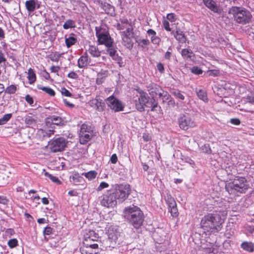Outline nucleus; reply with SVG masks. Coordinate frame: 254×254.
Listing matches in <instances>:
<instances>
[{
    "label": "nucleus",
    "mask_w": 254,
    "mask_h": 254,
    "mask_svg": "<svg viewBox=\"0 0 254 254\" xmlns=\"http://www.w3.org/2000/svg\"><path fill=\"white\" fill-rule=\"evenodd\" d=\"M230 13L233 15L234 21L238 24L246 25L252 21L253 16L251 12L245 8L232 7Z\"/></svg>",
    "instance_id": "obj_4"
},
{
    "label": "nucleus",
    "mask_w": 254,
    "mask_h": 254,
    "mask_svg": "<svg viewBox=\"0 0 254 254\" xmlns=\"http://www.w3.org/2000/svg\"><path fill=\"white\" fill-rule=\"evenodd\" d=\"M147 89L152 97L157 95L159 96L163 90L160 86L154 83L149 84L147 86Z\"/></svg>",
    "instance_id": "obj_13"
},
{
    "label": "nucleus",
    "mask_w": 254,
    "mask_h": 254,
    "mask_svg": "<svg viewBox=\"0 0 254 254\" xmlns=\"http://www.w3.org/2000/svg\"><path fill=\"white\" fill-rule=\"evenodd\" d=\"M169 211L171 213V215L174 217H176L178 216L179 212L177 207V204L175 206H171L169 207Z\"/></svg>",
    "instance_id": "obj_40"
},
{
    "label": "nucleus",
    "mask_w": 254,
    "mask_h": 254,
    "mask_svg": "<svg viewBox=\"0 0 254 254\" xmlns=\"http://www.w3.org/2000/svg\"><path fill=\"white\" fill-rule=\"evenodd\" d=\"M108 75V70H101V71L97 74L96 83L98 85L102 84Z\"/></svg>",
    "instance_id": "obj_23"
},
{
    "label": "nucleus",
    "mask_w": 254,
    "mask_h": 254,
    "mask_svg": "<svg viewBox=\"0 0 254 254\" xmlns=\"http://www.w3.org/2000/svg\"><path fill=\"white\" fill-rule=\"evenodd\" d=\"M166 17L171 22H175L176 20V15L173 13L168 14Z\"/></svg>",
    "instance_id": "obj_57"
},
{
    "label": "nucleus",
    "mask_w": 254,
    "mask_h": 254,
    "mask_svg": "<svg viewBox=\"0 0 254 254\" xmlns=\"http://www.w3.org/2000/svg\"><path fill=\"white\" fill-rule=\"evenodd\" d=\"M148 100H149V97L142 90L138 91V95L133 98L135 108L140 112L144 111V107H146Z\"/></svg>",
    "instance_id": "obj_7"
},
{
    "label": "nucleus",
    "mask_w": 254,
    "mask_h": 254,
    "mask_svg": "<svg viewBox=\"0 0 254 254\" xmlns=\"http://www.w3.org/2000/svg\"><path fill=\"white\" fill-rule=\"evenodd\" d=\"M25 123L28 127H30L36 124V120L34 119L32 117L27 116L25 118Z\"/></svg>",
    "instance_id": "obj_35"
},
{
    "label": "nucleus",
    "mask_w": 254,
    "mask_h": 254,
    "mask_svg": "<svg viewBox=\"0 0 254 254\" xmlns=\"http://www.w3.org/2000/svg\"><path fill=\"white\" fill-rule=\"evenodd\" d=\"M18 245V241L16 239H10L8 242V245L10 248H13Z\"/></svg>",
    "instance_id": "obj_49"
},
{
    "label": "nucleus",
    "mask_w": 254,
    "mask_h": 254,
    "mask_svg": "<svg viewBox=\"0 0 254 254\" xmlns=\"http://www.w3.org/2000/svg\"><path fill=\"white\" fill-rule=\"evenodd\" d=\"M54 131L53 130H44L41 129L39 130V134H41L44 137H50L54 134Z\"/></svg>",
    "instance_id": "obj_39"
},
{
    "label": "nucleus",
    "mask_w": 254,
    "mask_h": 254,
    "mask_svg": "<svg viewBox=\"0 0 254 254\" xmlns=\"http://www.w3.org/2000/svg\"><path fill=\"white\" fill-rule=\"evenodd\" d=\"M131 38V37L122 36L124 46L128 49H131L133 47V43Z\"/></svg>",
    "instance_id": "obj_28"
},
{
    "label": "nucleus",
    "mask_w": 254,
    "mask_h": 254,
    "mask_svg": "<svg viewBox=\"0 0 254 254\" xmlns=\"http://www.w3.org/2000/svg\"><path fill=\"white\" fill-rule=\"evenodd\" d=\"M163 27L166 31H171V29L170 27L169 22L167 20H164L163 21Z\"/></svg>",
    "instance_id": "obj_58"
},
{
    "label": "nucleus",
    "mask_w": 254,
    "mask_h": 254,
    "mask_svg": "<svg viewBox=\"0 0 254 254\" xmlns=\"http://www.w3.org/2000/svg\"><path fill=\"white\" fill-rule=\"evenodd\" d=\"M15 234V231L13 229H7L5 231V235L9 238L11 237Z\"/></svg>",
    "instance_id": "obj_55"
},
{
    "label": "nucleus",
    "mask_w": 254,
    "mask_h": 254,
    "mask_svg": "<svg viewBox=\"0 0 254 254\" xmlns=\"http://www.w3.org/2000/svg\"><path fill=\"white\" fill-rule=\"evenodd\" d=\"M158 107V102L155 100L154 97L149 98L146 107L147 108H151V111H154L155 108Z\"/></svg>",
    "instance_id": "obj_31"
},
{
    "label": "nucleus",
    "mask_w": 254,
    "mask_h": 254,
    "mask_svg": "<svg viewBox=\"0 0 254 254\" xmlns=\"http://www.w3.org/2000/svg\"><path fill=\"white\" fill-rule=\"evenodd\" d=\"M37 87L39 89L43 90L51 96H54L55 95V92L54 90L49 87H44L41 85H38Z\"/></svg>",
    "instance_id": "obj_34"
},
{
    "label": "nucleus",
    "mask_w": 254,
    "mask_h": 254,
    "mask_svg": "<svg viewBox=\"0 0 254 254\" xmlns=\"http://www.w3.org/2000/svg\"><path fill=\"white\" fill-rule=\"evenodd\" d=\"M89 53L94 57H99L101 53L95 46H90L88 50Z\"/></svg>",
    "instance_id": "obj_33"
},
{
    "label": "nucleus",
    "mask_w": 254,
    "mask_h": 254,
    "mask_svg": "<svg viewBox=\"0 0 254 254\" xmlns=\"http://www.w3.org/2000/svg\"><path fill=\"white\" fill-rule=\"evenodd\" d=\"M147 33L150 36L151 42L153 44L158 45L161 41L160 38L156 36V32L152 29H149L147 31Z\"/></svg>",
    "instance_id": "obj_22"
},
{
    "label": "nucleus",
    "mask_w": 254,
    "mask_h": 254,
    "mask_svg": "<svg viewBox=\"0 0 254 254\" xmlns=\"http://www.w3.org/2000/svg\"><path fill=\"white\" fill-rule=\"evenodd\" d=\"M109 186V184L105 182H102L97 189L98 191L102 190L103 189L107 188Z\"/></svg>",
    "instance_id": "obj_54"
},
{
    "label": "nucleus",
    "mask_w": 254,
    "mask_h": 254,
    "mask_svg": "<svg viewBox=\"0 0 254 254\" xmlns=\"http://www.w3.org/2000/svg\"><path fill=\"white\" fill-rule=\"evenodd\" d=\"M124 218L135 229L139 228L144 221V215L140 209L134 205L125 207L123 211Z\"/></svg>",
    "instance_id": "obj_3"
},
{
    "label": "nucleus",
    "mask_w": 254,
    "mask_h": 254,
    "mask_svg": "<svg viewBox=\"0 0 254 254\" xmlns=\"http://www.w3.org/2000/svg\"><path fill=\"white\" fill-rule=\"evenodd\" d=\"M226 214L225 211H219L218 213L216 210L214 213L205 215L201 220V228L206 232H212L214 230L220 231Z\"/></svg>",
    "instance_id": "obj_2"
},
{
    "label": "nucleus",
    "mask_w": 254,
    "mask_h": 254,
    "mask_svg": "<svg viewBox=\"0 0 254 254\" xmlns=\"http://www.w3.org/2000/svg\"><path fill=\"white\" fill-rule=\"evenodd\" d=\"M246 32L247 34H248L250 37L254 39V25H252L251 27H249Z\"/></svg>",
    "instance_id": "obj_52"
},
{
    "label": "nucleus",
    "mask_w": 254,
    "mask_h": 254,
    "mask_svg": "<svg viewBox=\"0 0 254 254\" xmlns=\"http://www.w3.org/2000/svg\"><path fill=\"white\" fill-rule=\"evenodd\" d=\"M17 90V87L15 85H11L8 86L5 90V92L9 94H14Z\"/></svg>",
    "instance_id": "obj_44"
},
{
    "label": "nucleus",
    "mask_w": 254,
    "mask_h": 254,
    "mask_svg": "<svg viewBox=\"0 0 254 254\" xmlns=\"http://www.w3.org/2000/svg\"><path fill=\"white\" fill-rule=\"evenodd\" d=\"M165 200L168 205V207L176 205V202L175 199L170 194H167V195L165 197Z\"/></svg>",
    "instance_id": "obj_38"
},
{
    "label": "nucleus",
    "mask_w": 254,
    "mask_h": 254,
    "mask_svg": "<svg viewBox=\"0 0 254 254\" xmlns=\"http://www.w3.org/2000/svg\"><path fill=\"white\" fill-rule=\"evenodd\" d=\"M99 238L98 234L96 233L93 230H89L85 235H84V240L85 241H97Z\"/></svg>",
    "instance_id": "obj_19"
},
{
    "label": "nucleus",
    "mask_w": 254,
    "mask_h": 254,
    "mask_svg": "<svg viewBox=\"0 0 254 254\" xmlns=\"http://www.w3.org/2000/svg\"><path fill=\"white\" fill-rule=\"evenodd\" d=\"M171 34L173 35L177 40L181 43H185L186 42L187 38L184 32L181 30H177L175 32L172 31Z\"/></svg>",
    "instance_id": "obj_20"
},
{
    "label": "nucleus",
    "mask_w": 254,
    "mask_h": 254,
    "mask_svg": "<svg viewBox=\"0 0 254 254\" xmlns=\"http://www.w3.org/2000/svg\"><path fill=\"white\" fill-rule=\"evenodd\" d=\"M112 58L114 60L117 62L120 67L123 66V62L122 61V58L119 56L118 54L114 55L113 57H112Z\"/></svg>",
    "instance_id": "obj_48"
},
{
    "label": "nucleus",
    "mask_w": 254,
    "mask_h": 254,
    "mask_svg": "<svg viewBox=\"0 0 254 254\" xmlns=\"http://www.w3.org/2000/svg\"><path fill=\"white\" fill-rule=\"evenodd\" d=\"M208 72L209 75L213 76H217L220 74L219 71L218 70H210Z\"/></svg>",
    "instance_id": "obj_60"
},
{
    "label": "nucleus",
    "mask_w": 254,
    "mask_h": 254,
    "mask_svg": "<svg viewBox=\"0 0 254 254\" xmlns=\"http://www.w3.org/2000/svg\"><path fill=\"white\" fill-rule=\"evenodd\" d=\"M67 76L69 78H72V79H76L78 78V75L76 73H75L74 71H71L68 74Z\"/></svg>",
    "instance_id": "obj_63"
},
{
    "label": "nucleus",
    "mask_w": 254,
    "mask_h": 254,
    "mask_svg": "<svg viewBox=\"0 0 254 254\" xmlns=\"http://www.w3.org/2000/svg\"><path fill=\"white\" fill-rule=\"evenodd\" d=\"M97 173L95 171H90L87 173H83L82 175H84L89 180H92L95 179L97 176Z\"/></svg>",
    "instance_id": "obj_37"
},
{
    "label": "nucleus",
    "mask_w": 254,
    "mask_h": 254,
    "mask_svg": "<svg viewBox=\"0 0 254 254\" xmlns=\"http://www.w3.org/2000/svg\"><path fill=\"white\" fill-rule=\"evenodd\" d=\"M107 49L106 50L107 53H108L110 57H113L114 55H116L117 52L116 50V48H114L113 45L111 47H106Z\"/></svg>",
    "instance_id": "obj_45"
},
{
    "label": "nucleus",
    "mask_w": 254,
    "mask_h": 254,
    "mask_svg": "<svg viewBox=\"0 0 254 254\" xmlns=\"http://www.w3.org/2000/svg\"><path fill=\"white\" fill-rule=\"evenodd\" d=\"M157 67L158 70V71L161 73H163L164 71V67L163 64L159 63L157 65Z\"/></svg>",
    "instance_id": "obj_64"
},
{
    "label": "nucleus",
    "mask_w": 254,
    "mask_h": 254,
    "mask_svg": "<svg viewBox=\"0 0 254 254\" xmlns=\"http://www.w3.org/2000/svg\"><path fill=\"white\" fill-rule=\"evenodd\" d=\"M130 193V186L122 184L118 187L108 190L102 196L101 204L107 208L112 207L117 204V200L122 202L126 199Z\"/></svg>",
    "instance_id": "obj_1"
},
{
    "label": "nucleus",
    "mask_w": 254,
    "mask_h": 254,
    "mask_svg": "<svg viewBox=\"0 0 254 254\" xmlns=\"http://www.w3.org/2000/svg\"><path fill=\"white\" fill-rule=\"evenodd\" d=\"M97 3L107 14H112L114 11V7L110 4L101 0H97Z\"/></svg>",
    "instance_id": "obj_14"
},
{
    "label": "nucleus",
    "mask_w": 254,
    "mask_h": 254,
    "mask_svg": "<svg viewBox=\"0 0 254 254\" xmlns=\"http://www.w3.org/2000/svg\"><path fill=\"white\" fill-rule=\"evenodd\" d=\"M191 71L192 73L196 75L202 74L203 72L202 70L197 66H193L191 68Z\"/></svg>",
    "instance_id": "obj_51"
},
{
    "label": "nucleus",
    "mask_w": 254,
    "mask_h": 254,
    "mask_svg": "<svg viewBox=\"0 0 254 254\" xmlns=\"http://www.w3.org/2000/svg\"><path fill=\"white\" fill-rule=\"evenodd\" d=\"M44 175L46 177H48L49 179H50V180L54 183H55L57 184H60L61 183L57 177L54 176L51 174H50L47 172H45Z\"/></svg>",
    "instance_id": "obj_43"
},
{
    "label": "nucleus",
    "mask_w": 254,
    "mask_h": 254,
    "mask_svg": "<svg viewBox=\"0 0 254 254\" xmlns=\"http://www.w3.org/2000/svg\"><path fill=\"white\" fill-rule=\"evenodd\" d=\"M27 78L29 80V82L30 84H33L36 80V74L34 72L33 69L31 68H30L28 70V76Z\"/></svg>",
    "instance_id": "obj_30"
},
{
    "label": "nucleus",
    "mask_w": 254,
    "mask_h": 254,
    "mask_svg": "<svg viewBox=\"0 0 254 254\" xmlns=\"http://www.w3.org/2000/svg\"><path fill=\"white\" fill-rule=\"evenodd\" d=\"M247 101L248 102L254 105V93L247 96Z\"/></svg>",
    "instance_id": "obj_61"
},
{
    "label": "nucleus",
    "mask_w": 254,
    "mask_h": 254,
    "mask_svg": "<svg viewBox=\"0 0 254 254\" xmlns=\"http://www.w3.org/2000/svg\"><path fill=\"white\" fill-rule=\"evenodd\" d=\"M138 43V46L143 47L144 46H148L150 44V42L148 39H139L136 41Z\"/></svg>",
    "instance_id": "obj_46"
},
{
    "label": "nucleus",
    "mask_w": 254,
    "mask_h": 254,
    "mask_svg": "<svg viewBox=\"0 0 254 254\" xmlns=\"http://www.w3.org/2000/svg\"><path fill=\"white\" fill-rule=\"evenodd\" d=\"M11 117H12L11 114H5L1 118V121H2V124L4 125V124H6L10 119Z\"/></svg>",
    "instance_id": "obj_50"
},
{
    "label": "nucleus",
    "mask_w": 254,
    "mask_h": 254,
    "mask_svg": "<svg viewBox=\"0 0 254 254\" xmlns=\"http://www.w3.org/2000/svg\"><path fill=\"white\" fill-rule=\"evenodd\" d=\"M203 1L206 6L211 10L215 13H219L220 12V8L216 5L213 0H203Z\"/></svg>",
    "instance_id": "obj_16"
},
{
    "label": "nucleus",
    "mask_w": 254,
    "mask_h": 254,
    "mask_svg": "<svg viewBox=\"0 0 254 254\" xmlns=\"http://www.w3.org/2000/svg\"><path fill=\"white\" fill-rule=\"evenodd\" d=\"M95 31L99 44L104 45L106 47H111L113 45L114 40L110 36L107 29L101 26H97L95 27Z\"/></svg>",
    "instance_id": "obj_6"
},
{
    "label": "nucleus",
    "mask_w": 254,
    "mask_h": 254,
    "mask_svg": "<svg viewBox=\"0 0 254 254\" xmlns=\"http://www.w3.org/2000/svg\"><path fill=\"white\" fill-rule=\"evenodd\" d=\"M61 93L63 95L66 97L71 96V93L64 87L61 88Z\"/></svg>",
    "instance_id": "obj_56"
},
{
    "label": "nucleus",
    "mask_w": 254,
    "mask_h": 254,
    "mask_svg": "<svg viewBox=\"0 0 254 254\" xmlns=\"http://www.w3.org/2000/svg\"><path fill=\"white\" fill-rule=\"evenodd\" d=\"M6 59L4 56V54L0 48V64L6 62Z\"/></svg>",
    "instance_id": "obj_59"
},
{
    "label": "nucleus",
    "mask_w": 254,
    "mask_h": 254,
    "mask_svg": "<svg viewBox=\"0 0 254 254\" xmlns=\"http://www.w3.org/2000/svg\"><path fill=\"white\" fill-rule=\"evenodd\" d=\"M105 102L108 107L115 112L123 111L125 108V105L118 99L113 95L110 96L105 100Z\"/></svg>",
    "instance_id": "obj_10"
},
{
    "label": "nucleus",
    "mask_w": 254,
    "mask_h": 254,
    "mask_svg": "<svg viewBox=\"0 0 254 254\" xmlns=\"http://www.w3.org/2000/svg\"><path fill=\"white\" fill-rule=\"evenodd\" d=\"M45 123L47 126L52 124L60 126L64 125V122L61 117L55 115L47 117L45 119Z\"/></svg>",
    "instance_id": "obj_12"
},
{
    "label": "nucleus",
    "mask_w": 254,
    "mask_h": 254,
    "mask_svg": "<svg viewBox=\"0 0 254 254\" xmlns=\"http://www.w3.org/2000/svg\"><path fill=\"white\" fill-rule=\"evenodd\" d=\"M159 98H161L162 102H167L168 105H174V101L172 100L171 95L165 91L163 90L161 94L159 96Z\"/></svg>",
    "instance_id": "obj_17"
},
{
    "label": "nucleus",
    "mask_w": 254,
    "mask_h": 254,
    "mask_svg": "<svg viewBox=\"0 0 254 254\" xmlns=\"http://www.w3.org/2000/svg\"><path fill=\"white\" fill-rule=\"evenodd\" d=\"M70 182H72L75 185H78L82 184L84 182V179L78 173H75L72 176V181L70 180Z\"/></svg>",
    "instance_id": "obj_26"
},
{
    "label": "nucleus",
    "mask_w": 254,
    "mask_h": 254,
    "mask_svg": "<svg viewBox=\"0 0 254 254\" xmlns=\"http://www.w3.org/2000/svg\"><path fill=\"white\" fill-rule=\"evenodd\" d=\"M75 27V23L72 19L67 20L63 25V28L64 29H68L69 28H74Z\"/></svg>",
    "instance_id": "obj_36"
},
{
    "label": "nucleus",
    "mask_w": 254,
    "mask_h": 254,
    "mask_svg": "<svg viewBox=\"0 0 254 254\" xmlns=\"http://www.w3.org/2000/svg\"><path fill=\"white\" fill-rule=\"evenodd\" d=\"M172 93L176 98L180 100H184L185 99V96L181 93V92L179 90H174L172 92Z\"/></svg>",
    "instance_id": "obj_47"
},
{
    "label": "nucleus",
    "mask_w": 254,
    "mask_h": 254,
    "mask_svg": "<svg viewBox=\"0 0 254 254\" xmlns=\"http://www.w3.org/2000/svg\"><path fill=\"white\" fill-rule=\"evenodd\" d=\"M62 54L55 53L51 55L50 59L53 62H58L61 57Z\"/></svg>",
    "instance_id": "obj_53"
},
{
    "label": "nucleus",
    "mask_w": 254,
    "mask_h": 254,
    "mask_svg": "<svg viewBox=\"0 0 254 254\" xmlns=\"http://www.w3.org/2000/svg\"><path fill=\"white\" fill-rule=\"evenodd\" d=\"M196 93L198 97L204 102H207L208 98L206 91L204 89H196Z\"/></svg>",
    "instance_id": "obj_24"
},
{
    "label": "nucleus",
    "mask_w": 254,
    "mask_h": 254,
    "mask_svg": "<svg viewBox=\"0 0 254 254\" xmlns=\"http://www.w3.org/2000/svg\"><path fill=\"white\" fill-rule=\"evenodd\" d=\"M90 63L89 59L87 53L84 54L78 60V66L83 68L87 66Z\"/></svg>",
    "instance_id": "obj_18"
},
{
    "label": "nucleus",
    "mask_w": 254,
    "mask_h": 254,
    "mask_svg": "<svg viewBox=\"0 0 254 254\" xmlns=\"http://www.w3.org/2000/svg\"><path fill=\"white\" fill-rule=\"evenodd\" d=\"M133 28L132 27L131 28H127L126 30L122 32L121 33V36H127V37H133Z\"/></svg>",
    "instance_id": "obj_41"
},
{
    "label": "nucleus",
    "mask_w": 254,
    "mask_h": 254,
    "mask_svg": "<svg viewBox=\"0 0 254 254\" xmlns=\"http://www.w3.org/2000/svg\"><path fill=\"white\" fill-rule=\"evenodd\" d=\"M178 122L180 128L184 130L196 126L194 120L189 114H181L178 119Z\"/></svg>",
    "instance_id": "obj_8"
},
{
    "label": "nucleus",
    "mask_w": 254,
    "mask_h": 254,
    "mask_svg": "<svg viewBox=\"0 0 254 254\" xmlns=\"http://www.w3.org/2000/svg\"><path fill=\"white\" fill-rule=\"evenodd\" d=\"M249 188V184L244 177H237L234 180L225 186V189L230 194L237 192L245 193Z\"/></svg>",
    "instance_id": "obj_5"
},
{
    "label": "nucleus",
    "mask_w": 254,
    "mask_h": 254,
    "mask_svg": "<svg viewBox=\"0 0 254 254\" xmlns=\"http://www.w3.org/2000/svg\"><path fill=\"white\" fill-rule=\"evenodd\" d=\"M181 55L185 59H190L192 57L194 56L193 52L189 49H183L181 51Z\"/></svg>",
    "instance_id": "obj_27"
},
{
    "label": "nucleus",
    "mask_w": 254,
    "mask_h": 254,
    "mask_svg": "<svg viewBox=\"0 0 254 254\" xmlns=\"http://www.w3.org/2000/svg\"><path fill=\"white\" fill-rule=\"evenodd\" d=\"M53 229L50 227H47L44 230V235H49L52 233Z\"/></svg>",
    "instance_id": "obj_62"
},
{
    "label": "nucleus",
    "mask_w": 254,
    "mask_h": 254,
    "mask_svg": "<svg viewBox=\"0 0 254 254\" xmlns=\"http://www.w3.org/2000/svg\"><path fill=\"white\" fill-rule=\"evenodd\" d=\"M93 137V131H88L83 134H79V140L81 144H84L89 141Z\"/></svg>",
    "instance_id": "obj_21"
},
{
    "label": "nucleus",
    "mask_w": 254,
    "mask_h": 254,
    "mask_svg": "<svg viewBox=\"0 0 254 254\" xmlns=\"http://www.w3.org/2000/svg\"><path fill=\"white\" fill-rule=\"evenodd\" d=\"M91 106L98 111L102 112L104 110L105 104L102 100L95 99L91 101Z\"/></svg>",
    "instance_id": "obj_15"
},
{
    "label": "nucleus",
    "mask_w": 254,
    "mask_h": 254,
    "mask_svg": "<svg viewBox=\"0 0 254 254\" xmlns=\"http://www.w3.org/2000/svg\"><path fill=\"white\" fill-rule=\"evenodd\" d=\"M72 35H74V34L71 33L70 36L68 38H65V42L67 48H69L72 45L75 44L77 42V39L75 37L72 36Z\"/></svg>",
    "instance_id": "obj_32"
},
{
    "label": "nucleus",
    "mask_w": 254,
    "mask_h": 254,
    "mask_svg": "<svg viewBox=\"0 0 254 254\" xmlns=\"http://www.w3.org/2000/svg\"><path fill=\"white\" fill-rule=\"evenodd\" d=\"M67 141L63 137L53 139L50 143L49 146L52 152H61L64 150Z\"/></svg>",
    "instance_id": "obj_9"
},
{
    "label": "nucleus",
    "mask_w": 254,
    "mask_h": 254,
    "mask_svg": "<svg viewBox=\"0 0 254 254\" xmlns=\"http://www.w3.org/2000/svg\"><path fill=\"white\" fill-rule=\"evenodd\" d=\"M241 248L249 252L252 253L254 251V245L251 242H245L242 243Z\"/></svg>",
    "instance_id": "obj_25"
},
{
    "label": "nucleus",
    "mask_w": 254,
    "mask_h": 254,
    "mask_svg": "<svg viewBox=\"0 0 254 254\" xmlns=\"http://www.w3.org/2000/svg\"><path fill=\"white\" fill-rule=\"evenodd\" d=\"M25 6L28 11H33L36 8V0H29L25 2Z\"/></svg>",
    "instance_id": "obj_29"
},
{
    "label": "nucleus",
    "mask_w": 254,
    "mask_h": 254,
    "mask_svg": "<svg viewBox=\"0 0 254 254\" xmlns=\"http://www.w3.org/2000/svg\"><path fill=\"white\" fill-rule=\"evenodd\" d=\"M83 247L80 248L81 254H98L99 253L98 245L97 244H89L84 243Z\"/></svg>",
    "instance_id": "obj_11"
},
{
    "label": "nucleus",
    "mask_w": 254,
    "mask_h": 254,
    "mask_svg": "<svg viewBox=\"0 0 254 254\" xmlns=\"http://www.w3.org/2000/svg\"><path fill=\"white\" fill-rule=\"evenodd\" d=\"M93 131L91 127L88 126L86 124H83L82 125L80 130L79 131V134H83L88 131Z\"/></svg>",
    "instance_id": "obj_42"
}]
</instances>
